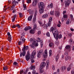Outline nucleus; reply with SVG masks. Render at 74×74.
I'll use <instances>...</instances> for the list:
<instances>
[{"label":"nucleus","instance_id":"f257e3e1","mask_svg":"<svg viewBox=\"0 0 74 74\" xmlns=\"http://www.w3.org/2000/svg\"><path fill=\"white\" fill-rule=\"evenodd\" d=\"M52 17H50L49 18V22H48V23L47 24H42V23L40 21H38V23H39L40 26H42L44 29H45V28L47 29V27H48V26L49 27L51 25V22H52Z\"/></svg>","mask_w":74,"mask_h":74},{"label":"nucleus","instance_id":"f03ea898","mask_svg":"<svg viewBox=\"0 0 74 74\" xmlns=\"http://www.w3.org/2000/svg\"><path fill=\"white\" fill-rule=\"evenodd\" d=\"M29 49V47L27 46L26 47L24 46L23 47V49H22L23 52L20 53V57H22V56L24 57L25 56V54H26V51L25 50H27Z\"/></svg>","mask_w":74,"mask_h":74},{"label":"nucleus","instance_id":"7ed1b4c3","mask_svg":"<svg viewBox=\"0 0 74 74\" xmlns=\"http://www.w3.org/2000/svg\"><path fill=\"white\" fill-rule=\"evenodd\" d=\"M54 33L53 32V33H52L54 36V37L55 38L56 40H58V36L59 35V32L57 31V29H56L55 30H54Z\"/></svg>","mask_w":74,"mask_h":74},{"label":"nucleus","instance_id":"20e7f679","mask_svg":"<svg viewBox=\"0 0 74 74\" xmlns=\"http://www.w3.org/2000/svg\"><path fill=\"white\" fill-rule=\"evenodd\" d=\"M38 41L35 40L32 43V45H30V47H31L32 48H34V46H36L37 47L38 45Z\"/></svg>","mask_w":74,"mask_h":74},{"label":"nucleus","instance_id":"39448f33","mask_svg":"<svg viewBox=\"0 0 74 74\" xmlns=\"http://www.w3.org/2000/svg\"><path fill=\"white\" fill-rule=\"evenodd\" d=\"M38 7L41 8H44L45 6H44V4L43 2H40V3H38Z\"/></svg>","mask_w":74,"mask_h":74},{"label":"nucleus","instance_id":"423d86ee","mask_svg":"<svg viewBox=\"0 0 74 74\" xmlns=\"http://www.w3.org/2000/svg\"><path fill=\"white\" fill-rule=\"evenodd\" d=\"M71 2V0H67V1H64V3L65 7H69L70 4Z\"/></svg>","mask_w":74,"mask_h":74},{"label":"nucleus","instance_id":"0eeeda50","mask_svg":"<svg viewBox=\"0 0 74 74\" xmlns=\"http://www.w3.org/2000/svg\"><path fill=\"white\" fill-rule=\"evenodd\" d=\"M43 50L41 49L39 50V52L37 54V57L38 58H40L41 57V55L43 53Z\"/></svg>","mask_w":74,"mask_h":74},{"label":"nucleus","instance_id":"6e6552de","mask_svg":"<svg viewBox=\"0 0 74 74\" xmlns=\"http://www.w3.org/2000/svg\"><path fill=\"white\" fill-rule=\"evenodd\" d=\"M46 65V63H45V62H42L40 67V69L41 70V69H43V68H44V67Z\"/></svg>","mask_w":74,"mask_h":74},{"label":"nucleus","instance_id":"1a4fd4ad","mask_svg":"<svg viewBox=\"0 0 74 74\" xmlns=\"http://www.w3.org/2000/svg\"><path fill=\"white\" fill-rule=\"evenodd\" d=\"M7 35L8 36V41L10 42H11V40H12V37L11 36V35L10 34V33L9 32H8L7 33Z\"/></svg>","mask_w":74,"mask_h":74},{"label":"nucleus","instance_id":"9d476101","mask_svg":"<svg viewBox=\"0 0 74 74\" xmlns=\"http://www.w3.org/2000/svg\"><path fill=\"white\" fill-rule=\"evenodd\" d=\"M36 51H33L31 54V58L33 59L34 58V56L36 55Z\"/></svg>","mask_w":74,"mask_h":74},{"label":"nucleus","instance_id":"9b49d317","mask_svg":"<svg viewBox=\"0 0 74 74\" xmlns=\"http://www.w3.org/2000/svg\"><path fill=\"white\" fill-rule=\"evenodd\" d=\"M48 54L47 53V51L45 50V54H43V56L44 58H47Z\"/></svg>","mask_w":74,"mask_h":74},{"label":"nucleus","instance_id":"f8f14e48","mask_svg":"<svg viewBox=\"0 0 74 74\" xmlns=\"http://www.w3.org/2000/svg\"><path fill=\"white\" fill-rule=\"evenodd\" d=\"M37 4V1L35 0L32 3V5L34 7H35V6H36Z\"/></svg>","mask_w":74,"mask_h":74},{"label":"nucleus","instance_id":"ddd939ff","mask_svg":"<svg viewBox=\"0 0 74 74\" xmlns=\"http://www.w3.org/2000/svg\"><path fill=\"white\" fill-rule=\"evenodd\" d=\"M32 29L31 27L28 26L26 27L24 29V30L25 31H27L28 30H30V29Z\"/></svg>","mask_w":74,"mask_h":74},{"label":"nucleus","instance_id":"4468645a","mask_svg":"<svg viewBox=\"0 0 74 74\" xmlns=\"http://www.w3.org/2000/svg\"><path fill=\"white\" fill-rule=\"evenodd\" d=\"M30 58V55H27L25 56V59L27 61H29Z\"/></svg>","mask_w":74,"mask_h":74},{"label":"nucleus","instance_id":"2eb2a0df","mask_svg":"<svg viewBox=\"0 0 74 74\" xmlns=\"http://www.w3.org/2000/svg\"><path fill=\"white\" fill-rule=\"evenodd\" d=\"M56 29L54 28L53 27H51L50 28L49 31L50 33L52 32V33H53V32H54V31Z\"/></svg>","mask_w":74,"mask_h":74},{"label":"nucleus","instance_id":"dca6fc26","mask_svg":"<svg viewBox=\"0 0 74 74\" xmlns=\"http://www.w3.org/2000/svg\"><path fill=\"white\" fill-rule=\"evenodd\" d=\"M55 14L56 16L58 17V16H59V15H60V12H59L58 11H56L55 12Z\"/></svg>","mask_w":74,"mask_h":74},{"label":"nucleus","instance_id":"f3484780","mask_svg":"<svg viewBox=\"0 0 74 74\" xmlns=\"http://www.w3.org/2000/svg\"><path fill=\"white\" fill-rule=\"evenodd\" d=\"M27 11L29 12V14L30 15H31V14L32 15V14H33L34 12V11H33V10H32L30 9H29L28 10H27Z\"/></svg>","mask_w":74,"mask_h":74},{"label":"nucleus","instance_id":"a211bd4d","mask_svg":"<svg viewBox=\"0 0 74 74\" xmlns=\"http://www.w3.org/2000/svg\"><path fill=\"white\" fill-rule=\"evenodd\" d=\"M48 14H45L43 15L42 16V18H47L48 17Z\"/></svg>","mask_w":74,"mask_h":74},{"label":"nucleus","instance_id":"6ab92c4d","mask_svg":"<svg viewBox=\"0 0 74 74\" xmlns=\"http://www.w3.org/2000/svg\"><path fill=\"white\" fill-rule=\"evenodd\" d=\"M44 8H40L39 10V12L40 14H42V13L44 12Z\"/></svg>","mask_w":74,"mask_h":74},{"label":"nucleus","instance_id":"aec40b11","mask_svg":"<svg viewBox=\"0 0 74 74\" xmlns=\"http://www.w3.org/2000/svg\"><path fill=\"white\" fill-rule=\"evenodd\" d=\"M48 8H53V3H51L50 5H48L47 6Z\"/></svg>","mask_w":74,"mask_h":74},{"label":"nucleus","instance_id":"412c9836","mask_svg":"<svg viewBox=\"0 0 74 74\" xmlns=\"http://www.w3.org/2000/svg\"><path fill=\"white\" fill-rule=\"evenodd\" d=\"M35 69H36V67L34 66H31L29 67V69L32 70H34Z\"/></svg>","mask_w":74,"mask_h":74},{"label":"nucleus","instance_id":"4be33fe9","mask_svg":"<svg viewBox=\"0 0 74 74\" xmlns=\"http://www.w3.org/2000/svg\"><path fill=\"white\" fill-rule=\"evenodd\" d=\"M37 29V25L36 24H34L33 26V30H36V29Z\"/></svg>","mask_w":74,"mask_h":74},{"label":"nucleus","instance_id":"5701e85b","mask_svg":"<svg viewBox=\"0 0 74 74\" xmlns=\"http://www.w3.org/2000/svg\"><path fill=\"white\" fill-rule=\"evenodd\" d=\"M32 17H33V16L32 15H31L28 18V21H32Z\"/></svg>","mask_w":74,"mask_h":74},{"label":"nucleus","instance_id":"b1692460","mask_svg":"<svg viewBox=\"0 0 74 74\" xmlns=\"http://www.w3.org/2000/svg\"><path fill=\"white\" fill-rule=\"evenodd\" d=\"M71 59V57L68 56H67L65 58L66 60H68L69 59Z\"/></svg>","mask_w":74,"mask_h":74},{"label":"nucleus","instance_id":"393cba45","mask_svg":"<svg viewBox=\"0 0 74 74\" xmlns=\"http://www.w3.org/2000/svg\"><path fill=\"white\" fill-rule=\"evenodd\" d=\"M34 31H35V30L31 29V30H30V33H31V34H34V33H35Z\"/></svg>","mask_w":74,"mask_h":74},{"label":"nucleus","instance_id":"a878e982","mask_svg":"<svg viewBox=\"0 0 74 74\" xmlns=\"http://www.w3.org/2000/svg\"><path fill=\"white\" fill-rule=\"evenodd\" d=\"M12 4L13 5V6H15L16 5V3L15 2V0H14L12 2Z\"/></svg>","mask_w":74,"mask_h":74},{"label":"nucleus","instance_id":"bb28decb","mask_svg":"<svg viewBox=\"0 0 74 74\" xmlns=\"http://www.w3.org/2000/svg\"><path fill=\"white\" fill-rule=\"evenodd\" d=\"M57 37H58V38H59V39H60V38H62V35L61 34L58 35Z\"/></svg>","mask_w":74,"mask_h":74},{"label":"nucleus","instance_id":"cd10ccee","mask_svg":"<svg viewBox=\"0 0 74 74\" xmlns=\"http://www.w3.org/2000/svg\"><path fill=\"white\" fill-rule=\"evenodd\" d=\"M23 7L24 8L23 10H26V5L25 4H23Z\"/></svg>","mask_w":74,"mask_h":74},{"label":"nucleus","instance_id":"c85d7f7f","mask_svg":"<svg viewBox=\"0 0 74 74\" xmlns=\"http://www.w3.org/2000/svg\"><path fill=\"white\" fill-rule=\"evenodd\" d=\"M37 10H36L35 11V12L34 13V16L35 17H36V16H37Z\"/></svg>","mask_w":74,"mask_h":74},{"label":"nucleus","instance_id":"c756f323","mask_svg":"<svg viewBox=\"0 0 74 74\" xmlns=\"http://www.w3.org/2000/svg\"><path fill=\"white\" fill-rule=\"evenodd\" d=\"M13 65H16L17 66H18V63H17L16 62H14L13 63Z\"/></svg>","mask_w":74,"mask_h":74},{"label":"nucleus","instance_id":"7c9ffc66","mask_svg":"<svg viewBox=\"0 0 74 74\" xmlns=\"http://www.w3.org/2000/svg\"><path fill=\"white\" fill-rule=\"evenodd\" d=\"M66 69H67V68H66V67L64 66L62 67V70L63 71L64 70H66Z\"/></svg>","mask_w":74,"mask_h":74},{"label":"nucleus","instance_id":"2f4dec72","mask_svg":"<svg viewBox=\"0 0 74 74\" xmlns=\"http://www.w3.org/2000/svg\"><path fill=\"white\" fill-rule=\"evenodd\" d=\"M8 69V68L6 66L3 67V70H5H5H7Z\"/></svg>","mask_w":74,"mask_h":74},{"label":"nucleus","instance_id":"473e14b6","mask_svg":"<svg viewBox=\"0 0 74 74\" xmlns=\"http://www.w3.org/2000/svg\"><path fill=\"white\" fill-rule=\"evenodd\" d=\"M58 59H59V55H58L56 56V62L58 61Z\"/></svg>","mask_w":74,"mask_h":74},{"label":"nucleus","instance_id":"72a5a7b5","mask_svg":"<svg viewBox=\"0 0 74 74\" xmlns=\"http://www.w3.org/2000/svg\"><path fill=\"white\" fill-rule=\"evenodd\" d=\"M69 22H70V19L69 18L68 19V20L66 22V23L67 25H69V24L70 23Z\"/></svg>","mask_w":74,"mask_h":74},{"label":"nucleus","instance_id":"f704fd0d","mask_svg":"<svg viewBox=\"0 0 74 74\" xmlns=\"http://www.w3.org/2000/svg\"><path fill=\"white\" fill-rule=\"evenodd\" d=\"M70 66H71V65H70L67 68V70L68 71H69L70 70H71V68L70 67Z\"/></svg>","mask_w":74,"mask_h":74},{"label":"nucleus","instance_id":"c9c22d12","mask_svg":"<svg viewBox=\"0 0 74 74\" xmlns=\"http://www.w3.org/2000/svg\"><path fill=\"white\" fill-rule=\"evenodd\" d=\"M36 17H34L33 18V23H34L35 22V21H36Z\"/></svg>","mask_w":74,"mask_h":74},{"label":"nucleus","instance_id":"e433bc0d","mask_svg":"<svg viewBox=\"0 0 74 74\" xmlns=\"http://www.w3.org/2000/svg\"><path fill=\"white\" fill-rule=\"evenodd\" d=\"M46 36L47 37H50V34L49 32H47L46 33Z\"/></svg>","mask_w":74,"mask_h":74},{"label":"nucleus","instance_id":"4c0bfd02","mask_svg":"<svg viewBox=\"0 0 74 74\" xmlns=\"http://www.w3.org/2000/svg\"><path fill=\"white\" fill-rule=\"evenodd\" d=\"M70 48V46L69 45H67L65 47V48L67 49H69V48Z\"/></svg>","mask_w":74,"mask_h":74},{"label":"nucleus","instance_id":"58836bf2","mask_svg":"<svg viewBox=\"0 0 74 74\" xmlns=\"http://www.w3.org/2000/svg\"><path fill=\"white\" fill-rule=\"evenodd\" d=\"M19 17H20L21 18H22V17H23V15H22V13H19Z\"/></svg>","mask_w":74,"mask_h":74},{"label":"nucleus","instance_id":"ea45409f","mask_svg":"<svg viewBox=\"0 0 74 74\" xmlns=\"http://www.w3.org/2000/svg\"><path fill=\"white\" fill-rule=\"evenodd\" d=\"M33 58H30V59L31 60V62H32V63H34V60L33 59Z\"/></svg>","mask_w":74,"mask_h":74},{"label":"nucleus","instance_id":"a19ab883","mask_svg":"<svg viewBox=\"0 0 74 74\" xmlns=\"http://www.w3.org/2000/svg\"><path fill=\"white\" fill-rule=\"evenodd\" d=\"M53 45V44L52 43H50L49 45L50 47H51Z\"/></svg>","mask_w":74,"mask_h":74},{"label":"nucleus","instance_id":"79ce46f5","mask_svg":"<svg viewBox=\"0 0 74 74\" xmlns=\"http://www.w3.org/2000/svg\"><path fill=\"white\" fill-rule=\"evenodd\" d=\"M49 56H51L52 54V50L51 49L49 51Z\"/></svg>","mask_w":74,"mask_h":74},{"label":"nucleus","instance_id":"37998d69","mask_svg":"<svg viewBox=\"0 0 74 74\" xmlns=\"http://www.w3.org/2000/svg\"><path fill=\"white\" fill-rule=\"evenodd\" d=\"M50 14L51 15H54V12L53 11L50 12Z\"/></svg>","mask_w":74,"mask_h":74},{"label":"nucleus","instance_id":"c03bdc74","mask_svg":"<svg viewBox=\"0 0 74 74\" xmlns=\"http://www.w3.org/2000/svg\"><path fill=\"white\" fill-rule=\"evenodd\" d=\"M47 64L49 65V60H47Z\"/></svg>","mask_w":74,"mask_h":74},{"label":"nucleus","instance_id":"a18cd8bd","mask_svg":"<svg viewBox=\"0 0 74 74\" xmlns=\"http://www.w3.org/2000/svg\"><path fill=\"white\" fill-rule=\"evenodd\" d=\"M56 44L58 46L59 44V41H57L56 42Z\"/></svg>","mask_w":74,"mask_h":74},{"label":"nucleus","instance_id":"49530a36","mask_svg":"<svg viewBox=\"0 0 74 74\" xmlns=\"http://www.w3.org/2000/svg\"><path fill=\"white\" fill-rule=\"evenodd\" d=\"M23 69H21L20 70V74H23Z\"/></svg>","mask_w":74,"mask_h":74},{"label":"nucleus","instance_id":"de8ad7c7","mask_svg":"<svg viewBox=\"0 0 74 74\" xmlns=\"http://www.w3.org/2000/svg\"><path fill=\"white\" fill-rule=\"evenodd\" d=\"M23 69H21L20 70V74H23Z\"/></svg>","mask_w":74,"mask_h":74},{"label":"nucleus","instance_id":"09e8293b","mask_svg":"<svg viewBox=\"0 0 74 74\" xmlns=\"http://www.w3.org/2000/svg\"><path fill=\"white\" fill-rule=\"evenodd\" d=\"M22 40V42L23 43V42H25V40H26V39L25 38H23Z\"/></svg>","mask_w":74,"mask_h":74},{"label":"nucleus","instance_id":"8fccbe9b","mask_svg":"<svg viewBox=\"0 0 74 74\" xmlns=\"http://www.w3.org/2000/svg\"><path fill=\"white\" fill-rule=\"evenodd\" d=\"M63 16L64 18H67V15H66V14H64Z\"/></svg>","mask_w":74,"mask_h":74},{"label":"nucleus","instance_id":"3c124183","mask_svg":"<svg viewBox=\"0 0 74 74\" xmlns=\"http://www.w3.org/2000/svg\"><path fill=\"white\" fill-rule=\"evenodd\" d=\"M34 39H33V38H30V42H32H32H33V41H34Z\"/></svg>","mask_w":74,"mask_h":74},{"label":"nucleus","instance_id":"603ef678","mask_svg":"<svg viewBox=\"0 0 74 74\" xmlns=\"http://www.w3.org/2000/svg\"><path fill=\"white\" fill-rule=\"evenodd\" d=\"M15 8V6H13L11 8L12 10H14L15 9H14V8Z\"/></svg>","mask_w":74,"mask_h":74},{"label":"nucleus","instance_id":"864d4df0","mask_svg":"<svg viewBox=\"0 0 74 74\" xmlns=\"http://www.w3.org/2000/svg\"><path fill=\"white\" fill-rule=\"evenodd\" d=\"M16 27V25H13L12 26V28H15Z\"/></svg>","mask_w":74,"mask_h":74},{"label":"nucleus","instance_id":"5fc2aeb1","mask_svg":"<svg viewBox=\"0 0 74 74\" xmlns=\"http://www.w3.org/2000/svg\"><path fill=\"white\" fill-rule=\"evenodd\" d=\"M40 44H41V47H42V45H43V43H42V41H41Z\"/></svg>","mask_w":74,"mask_h":74},{"label":"nucleus","instance_id":"6e6d98bb","mask_svg":"<svg viewBox=\"0 0 74 74\" xmlns=\"http://www.w3.org/2000/svg\"><path fill=\"white\" fill-rule=\"evenodd\" d=\"M31 0H27V3H30V2H31Z\"/></svg>","mask_w":74,"mask_h":74},{"label":"nucleus","instance_id":"4d7b16f0","mask_svg":"<svg viewBox=\"0 0 74 74\" xmlns=\"http://www.w3.org/2000/svg\"><path fill=\"white\" fill-rule=\"evenodd\" d=\"M49 68V65L47 64V65L46 67V69L47 70Z\"/></svg>","mask_w":74,"mask_h":74},{"label":"nucleus","instance_id":"13d9d810","mask_svg":"<svg viewBox=\"0 0 74 74\" xmlns=\"http://www.w3.org/2000/svg\"><path fill=\"white\" fill-rule=\"evenodd\" d=\"M21 43H22V42H21V41H19V42L18 43V45H20L21 44Z\"/></svg>","mask_w":74,"mask_h":74},{"label":"nucleus","instance_id":"bf43d9fd","mask_svg":"<svg viewBox=\"0 0 74 74\" xmlns=\"http://www.w3.org/2000/svg\"><path fill=\"white\" fill-rule=\"evenodd\" d=\"M16 26V27H18V28H20V27H21V26L18 24H17Z\"/></svg>","mask_w":74,"mask_h":74},{"label":"nucleus","instance_id":"052dcab7","mask_svg":"<svg viewBox=\"0 0 74 74\" xmlns=\"http://www.w3.org/2000/svg\"><path fill=\"white\" fill-rule=\"evenodd\" d=\"M32 73L33 74H36V71L35 70H33L32 71Z\"/></svg>","mask_w":74,"mask_h":74},{"label":"nucleus","instance_id":"680f3d73","mask_svg":"<svg viewBox=\"0 0 74 74\" xmlns=\"http://www.w3.org/2000/svg\"><path fill=\"white\" fill-rule=\"evenodd\" d=\"M37 34L38 35H39L41 34V31H39L38 32Z\"/></svg>","mask_w":74,"mask_h":74},{"label":"nucleus","instance_id":"e2e57ef3","mask_svg":"<svg viewBox=\"0 0 74 74\" xmlns=\"http://www.w3.org/2000/svg\"><path fill=\"white\" fill-rule=\"evenodd\" d=\"M25 33H23L21 34V36H25Z\"/></svg>","mask_w":74,"mask_h":74},{"label":"nucleus","instance_id":"0e129e2a","mask_svg":"<svg viewBox=\"0 0 74 74\" xmlns=\"http://www.w3.org/2000/svg\"><path fill=\"white\" fill-rule=\"evenodd\" d=\"M71 19H73V15L72 14H71Z\"/></svg>","mask_w":74,"mask_h":74},{"label":"nucleus","instance_id":"69168bd1","mask_svg":"<svg viewBox=\"0 0 74 74\" xmlns=\"http://www.w3.org/2000/svg\"><path fill=\"white\" fill-rule=\"evenodd\" d=\"M15 18H13L12 20V22H14V21H15Z\"/></svg>","mask_w":74,"mask_h":74},{"label":"nucleus","instance_id":"338daca9","mask_svg":"<svg viewBox=\"0 0 74 74\" xmlns=\"http://www.w3.org/2000/svg\"><path fill=\"white\" fill-rule=\"evenodd\" d=\"M64 54L65 55H68V53L67 52H66Z\"/></svg>","mask_w":74,"mask_h":74},{"label":"nucleus","instance_id":"774afa93","mask_svg":"<svg viewBox=\"0 0 74 74\" xmlns=\"http://www.w3.org/2000/svg\"><path fill=\"white\" fill-rule=\"evenodd\" d=\"M71 73H72V74H74V71H72Z\"/></svg>","mask_w":74,"mask_h":74}]
</instances>
